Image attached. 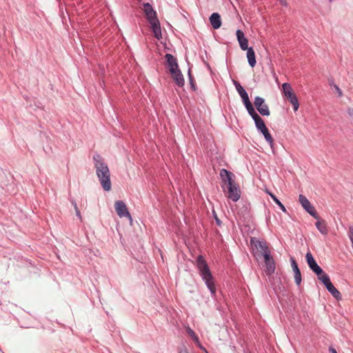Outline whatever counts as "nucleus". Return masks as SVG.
Instances as JSON below:
<instances>
[{"label": "nucleus", "mask_w": 353, "mask_h": 353, "mask_svg": "<svg viewBox=\"0 0 353 353\" xmlns=\"http://www.w3.org/2000/svg\"><path fill=\"white\" fill-rule=\"evenodd\" d=\"M96 174L103 188V190L108 192L111 190L110 172L107 163L104 161L102 157L99 154L93 156Z\"/></svg>", "instance_id": "nucleus-1"}, {"label": "nucleus", "mask_w": 353, "mask_h": 353, "mask_svg": "<svg viewBox=\"0 0 353 353\" xmlns=\"http://www.w3.org/2000/svg\"><path fill=\"white\" fill-rule=\"evenodd\" d=\"M196 267L202 281L209 290L211 296L212 297L214 296L216 292L214 279L205 259L202 255L197 256L196 259Z\"/></svg>", "instance_id": "nucleus-2"}, {"label": "nucleus", "mask_w": 353, "mask_h": 353, "mask_svg": "<svg viewBox=\"0 0 353 353\" xmlns=\"http://www.w3.org/2000/svg\"><path fill=\"white\" fill-rule=\"evenodd\" d=\"M282 91L284 97H285L292 105L294 111L296 112L299 108V103L296 95L292 90L291 85L288 83H284L282 85Z\"/></svg>", "instance_id": "nucleus-3"}, {"label": "nucleus", "mask_w": 353, "mask_h": 353, "mask_svg": "<svg viewBox=\"0 0 353 353\" xmlns=\"http://www.w3.org/2000/svg\"><path fill=\"white\" fill-rule=\"evenodd\" d=\"M305 259L309 268L317 275L318 279L323 275L326 274L323 269L317 264L310 252L306 253Z\"/></svg>", "instance_id": "nucleus-4"}, {"label": "nucleus", "mask_w": 353, "mask_h": 353, "mask_svg": "<svg viewBox=\"0 0 353 353\" xmlns=\"http://www.w3.org/2000/svg\"><path fill=\"white\" fill-rule=\"evenodd\" d=\"M326 288L327 290L337 300L341 299V295L339 291L332 283L329 276L326 274L321 276L319 279Z\"/></svg>", "instance_id": "nucleus-5"}, {"label": "nucleus", "mask_w": 353, "mask_h": 353, "mask_svg": "<svg viewBox=\"0 0 353 353\" xmlns=\"http://www.w3.org/2000/svg\"><path fill=\"white\" fill-rule=\"evenodd\" d=\"M299 201L301 204L304 210L309 213L315 219H319V216L315 210L312 205L310 201L303 194H300L299 196Z\"/></svg>", "instance_id": "nucleus-6"}, {"label": "nucleus", "mask_w": 353, "mask_h": 353, "mask_svg": "<svg viewBox=\"0 0 353 353\" xmlns=\"http://www.w3.org/2000/svg\"><path fill=\"white\" fill-rule=\"evenodd\" d=\"M254 104L262 116H269L270 114L268 105L265 103L263 98L256 97L254 100Z\"/></svg>", "instance_id": "nucleus-7"}, {"label": "nucleus", "mask_w": 353, "mask_h": 353, "mask_svg": "<svg viewBox=\"0 0 353 353\" xmlns=\"http://www.w3.org/2000/svg\"><path fill=\"white\" fill-rule=\"evenodd\" d=\"M220 176L223 183L221 185V188L223 190H225V186L228 187V185L235 183L233 180L234 174L226 169L223 168L221 170Z\"/></svg>", "instance_id": "nucleus-8"}, {"label": "nucleus", "mask_w": 353, "mask_h": 353, "mask_svg": "<svg viewBox=\"0 0 353 353\" xmlns=\"http://www.w3.org/2000/svg\"><path fill=\"white\" fill-rule=\"evenodd\" d=\"M228 193L226 196L234 202H236L241 197V190L239 185L236 183L227 187Z\"/></svg>", "instance_id": "nucleus-9"}, {"label": "nucleus", "mask_w": 353, "mask_h": 353, "mask_svg": "<svg viewBox=\"0 0 353 353\" xmlns=\"http://www.w3.org/2000/svg\"><path fill=\"white\" fill-rule=\"evenodd\" d=\"M115 210L120 218L127 217L132 221V216L123 201H117L114 204Z\"/></svg>", "instance_id": "nucleus-10"}, {"label": "nucleus", "mask_w": 353, "mask_h": 353, "mask_svg": "<svg viewBox=\"0 0 353 353\" xmlns=\"http://www.w3.org/2000/svg\"><path fill=\"white\" fill-rule=\"evenodd\" d=\"M165 59L166 61L167 68L170 72H174V70L179 69L177 59L171 54H165Z\"/></svg>", "instance_id": "nucleus-11"}, {"label": "nucleus", "mask_w": 353, "mask_h": 353, "mask_svg": "<svg viewBox=\"0 0 353 353\" xmlns=\"http://www.w3.org/2000/svg\"><path fill=\"white\" fill-rule=\"evenodd\" d=\"M174 72H170L172 79L174 81L176 85L182 88L185 85V80L183 75L180 69L174 70Z\"/></svg>", "instance_id": "nucleus-12"}, {"label": "nucleus", "mask_w": 353, "mask_h": 353, "mask_svg": "<svg viewBox=\"0 0 353 353\" xmlns=\"http://www.w3.org/2000/svg\"><path fill=\"white\" fill-rule=\"evenodd\" d=\"M236 35L241 49L242 50H246L248 49V39L245 37L243 32L239 29L236 32Z\"/></svg>", "instance_id": "nucleus-13"}, {"label": "nucleus", "mask_w": 353, "mask_h": 353, "mask_svg": "<svg viewBox=\"0 0 353 353\" xmlns=\"http://www.w3.org/2000/svg\"><path fill=\"white\" fill-rule=\"evenodd\" d=\"M250 243L252 245L254 246L255 248L261 252V254H262V252H265V251L269 250L266 242L264 241H260L254 237H252Z\"/></svg>", "instance_id": "nucleus-14"}, {"label": "nucleus", "mask_w": 353, "mask_h": 353, "mask_svg": "<svg viewBox=\"0 0 353 353\" xmlns=\"http://www.w3.org/2000/svg\"><path fill=\"white\" fill-rule=\"evenodd\" d=\"M143 11L148 22L157 19L156 11L149 3L143 4Z\"/></svg>", "instance_id": "nucleus-15"}, {"label": "nucleus", "mask_w": 353, "mask_h": 353, "mask_svg": "<svg viewBox=\"0 0 353 353\" xmlns=\"http://www.w3.org/2000/svg\"><path fill=\"white\" fill-rule=\"evenodd\" d=\"M151 25L152 31L153 32L154 36L157 39L162 38L161 29L160 23L158 19L149 21Z\"/></svg>", "instance_id": "nucleus-16"}, {"label": "nucleus", "mask_w": 353, "mask_h": 353, "mask_svg": "<svg viewBox=\"0 0 353 353\" xmlns=\"http://www.w3.org/2000/svg\"><path fill=\"white\" fill-rule=\"evenodd\" d=\"M210 21L214 29H218L221 26V16L217 12H214L211 14Z\"/></svg>", "instance_id": "nucleus-17"}, {"label": "nucleus", "mask_w": 353, "mask_h": 353, "mask_svg": "<svg viewBox=\"0 0 353 353\" xmlns=\"http://www.w3.org/2000/svg\"><path fill=\"white\" fill-rule=\"evenodd\" d=\"M247 50V59L249 65L253 68L256 65V56H255V52L252 47H250Z\"/></svg>", "instance_id": "nucleus-18"}, {"label": "nucleus", "mask_w": 353, "mask_h": 353, "mask_svg": "<svg viewBox=\"0 0 353 353\" xmlns=\"http://www.w3.org/2000/svg\"><path fill=\"white\" fill-rule=\"evenodd\" d=\"M242 101L248 112V114L252 117L254 114H256V112L254 109V107L252 104V102L250 101L249 99V96L244 98V99H242Z\"/></svg>", "instance_id": "nucleus-19"}, {"label": "nucleus", "mask_w": 353, "mask_h": 353, "mask_svg": "<svg viewBox=\"0 0 353 353\" xmlns=\"http://www.w3.org/2000/svg\"><path fill=\"white\" fill-rule=\"evenodd\" d=\"M265 266V272L268 275L272 274L275 271V262L273 258L264 262Z\"/></svg>", "instance_id": "nucleus-20"}, {"label": "nucleus", "mask_w": 353, "mask_h": 353, "mask_svg": "<svg viewBox=\"0 0 353 353\" xmlns=\"http://www.w3.org/2000/svg\"><path fill=\"white\" fill-rule=\"evenodd\" d=\"M317 221L315 223V225L317 230L323 235H327L328 233V230L325 222L324 220L316 219Z\"/></svg>", "instance_id": "nucleus-21"}, {"label": "nucleus", "mask_w": 353, "mask_h": 353, "mask_svg": "<svg viewBox=\"0 0 353 353\" xmlns=\"http://www.w3.org/2000/svg\"><path fill=\"white\" fill-rule=\"evenodd\" d=\"M233 84L241 99H244V98L248 96V94L239 81L233 80Z\"/></svg>", "instance_id": "nucleus-22"}, {"label": "nucleus", "mask_w": 353, "mask_h": 353, "mask_svg": "<svg viewBox=\"0 0 353 353\" xmlns=\"http://www.w3.org/2000/svg\"><path fill=\"white\" fill-rule=\"evenodd\" d=\"M186 332L201 349H204L200 343L199 339L198 336L195 334V332L190 327H187Z\"/></svg>", "instance_id": "nucleus-23"}, {"label": "nucleus", "mask_w": 353, "mask_h": 353, "mask_svg": "<svg viewBox=\"0 0 353 353\" xmlns=\"http://www.w3.org/2000/svg\"><path fill=\"white\" fill-rule=\"evenodd\" d=\"M261 133L263 135L265 141L268 143L270 146L272 148L273 145H274V139H273L272 135L270 134V133L269 132L268 129L266 128L265 130H263Z\"/></svg>", "instance_id": "nucleus-24"}, {"label": "nucleus", "mask_w": 353, "mask_h": 353, "mask_svg": "<svg viewBox=\"0 0 353 353\" xmlns=\"http://www.w3.org/2000/svg\"><path fill=\"white\" fill-rule=\"evenodd\" d=\"M251 117L254 120L256 128H258V127L261 126L264 123L263 120L257 113L252 115Z\"/></svg>", "instance_id": "nucleus-25"}, {"label": "nucleus", "mask_w": 353, "mask_h": 353, "mask_svg": "<svg viewBox=\"0 0 353 353\" xmlns=\"http://www.w3.org/2000/svg\"><path fill=\"white\" fill-rule=\"evenodd\" d=\"M270 197L273 199V201L278 205V206L280 208V209L283 212H286V209L285 206L283 205V203L279 201V199L273 194L269 193Z\"/></svg>", "instance_id": "nucleus-26"}, {"label": "nucleus", "mask_w": 353, "mask_h": 353, "mask_svg": "<svg viewBox=\"0 0 353 353\" xmlns=\"http://www.w3.org/2000/svg\"><path fill=\"white\" fill-rule=\"evenodd\" d=\"M188 79H189V82L190 84V87L192 89V90L196 91V84L194 83V78L191 74L190 69L188 70Z\"/></svg>", "instance_id": "nucleus-27"}, {"label": "nucleus", "mask_w": 353, "mask_h": 353, "mask_svg": "<svg viewBox=\"0 0 353 353\" xmlns=\"http://www.w3.org/2000/svg\"><path fill=\"white\" fill-rule=\"evenodd\" d=\"M290 261L291 267L292 268L294 273L300 271L298 264H297L295 259L293 256L290 257Z\"/></svg>", "instance_id": "nucleus-28"}, {"label": "nucleus", "mask_w": 353, "mask_h": 353, "mask_svg": "<svg viewBox=\"0 0 353 353\" xmlns=\"http://www.w3.org/2000/svg\"><path fill=\"white\" fill-rule=\"evenodd\" d=\"M294 280L296 284L299 286L301 285L302 278H301V271L294 272Z\"/></svg>", "instance_id": "nucleus-29"}, {"label": "nucleus", "mask_w": 353, "mask_h": 353, "mask_svg": "<svg viewBox=\"0 0 353 353\" xmlns=\"http://www.w3.org/2000/svg\"><path fill=\"white\" fill-rule=\"evenodd\" d=\"M261 255L263 256L264 262L266 261H269V259L273 258L271 256V252H270V250H268L267 251H265V252H262V254H261Z\"/></svg>", "instance_id": "nucleus-30"}, {"label": "nucleus", "mask_w": 353, "mask_h": 353, "mask_svg": "<svg viewBox=\"0 0 353 353\" xmlns=\"http://www.w3.org/2000/svg\"><path fill=\"white\" fill-rule=\"evenodd\" d=\"M267 128L265 123H263L261 126L258 127L257 130L260 132H261L263 130H265Z\"/></svg>", "instance_id": "nucleus-31"}, {"label": "nucleus", "mask_w": 353, "mask_h": 353, "mask_svg": "<svg viewBox=\"0 0 353 353\" xmlns=\"http://www.w3.org/2000/svg\"><path fill=\"white\" fill-rule=\"evenodd\" d=\"M75 213H76L77 216H78L79 218V219L81 220L82 217H81V212H80L78 207H76Z\"/></svg>", "instance_id": "nucleus-32"}, {"label": "nucleus", "mask_w": 353, "mask_h": 353, "mask_svg": "<svg viewBox=\"0 0 353 353\" xmlns=\"http://www.w3.org/2000/svg\"><path fill=\"white\" fill-rule=\"evenodd\" d=\"M347 114H349V116L353 119V108H347Z\"/></svg>", "instance_id": "nucleus-33"}, {"label": "nucleus", "mask_w": 353, "mask_h": 353, "mask_svg": "<svg viewBox=\"0 0 353 353\" xmlns=\"http://www.w3.org/2000/svg\"><path fill=\"white\" fill-rule=\"evenodd\" d=\"M329 351H330V353H337L336 349L334 348L333 347H329Z\"/></svg>", "instance_id": "nucleus-34"}, {"label": "nucleus", "mask_w": 353, "mask_h": 353, "mask_svg": "<svg viewBox=\"0 0 353 353\" xmlns=\"http://www.w3.org/2000/svg\"><path fill=\"white\" fill-rule=\"evenodd\" d=\"M215 219H216V224H217L218 225H221V221L217 218V216H215Z\"/></svg>", "instance_id": "nucleus-35"}, {"label": "nucleus", "mask_w": 353, "mask_h": 353, "mask_svg": "<svg viewBox=\"0 0 353 353\" xmlns=\"http://www.w3.org/2000/svg\"><path fill=\"white\" fill-rule=\"evenodd\" d=\"M336 89L337 90V92H339V96H341L342 92H341L340 88L338 86H336Z\"/></svg>", "instance_id": "nucleus-36"}, {"label": "nucleus", "mask_w": 353, "mask_h": 353, "mask_svg": "<svg viewBox=\"0 0 353 353\" xmlns=\"http://www.w3.org/2000/svg\"><path fill=\"white\" fill-rule=\"evenodd\" d=\"M279 1L282 5L285 6H287L286 0H279Z\"/></svg>", "instance_id": "nucleus-37"}, {"label": "nucleus", "mask_w": 353, "mask_h": 353, "mask_svg": "<svg viewBox=\"0 0 353 353\" xmlns=\"http://www.w3.org/2000/svg\"><path fill=\"white\" fill-rule=\"evenodd\" d=\"M72 204L74 205V210L76 209V207H77V203L74 201H72Z\"/></svg>", "instance_id": "nucleus-38"}, {"label": "nucleus", "mask_w": 353, "mask_h": 353, "mask_svg": "<svg viewBox=\"0 0 353 353\" xmlns=\"http://www.w3.org/2000/svg\"><path fill=\"white\" fill-rule=\"evenodd\" d=\"M179 353H188L186 351H184V352H179Z\"/></svg>", "instance_id": "nucleus-39"}, {"label": "nucleus", "mask_w": 353, "mask_h": 353, "mask_svg": "<svg viewBox=\"0 0 353 353\" xmlns=\"http://www.w3.org/2000/svg\"><path fill=\"white\" fill-rule=\"evenodd\" d=\"M329 1H330V2H332V0H329Z\"/></svg>", "instance_id": "nucleus-40"}]
</instances>
